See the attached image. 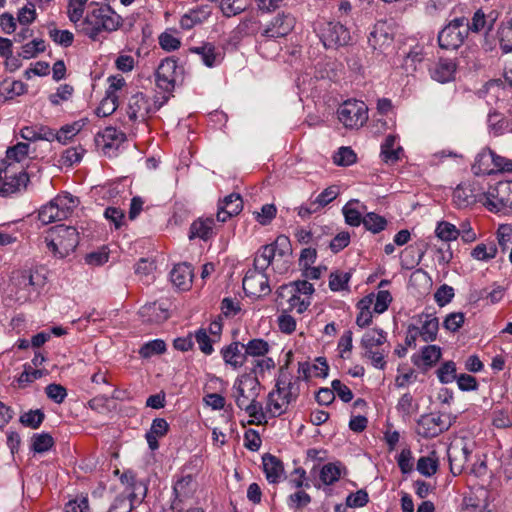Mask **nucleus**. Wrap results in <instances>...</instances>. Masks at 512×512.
I'll use <instances>...</instances> for the list:
<instances>
[{
  "label": "nucleus",
  "instance_id": "nucleus-36",
  "mask_svg": "<svg viewBox=\"0 0 512 512\" xmlns=\"http://www.w3.org/2000/svg\"><path fill=\"white\" fill-rule=\"evenodd\" d=\"M395 140V136L388 135L381 145V156L386 163H394L399 160V154L402 152V148H395Z\"/></svg>",
  "mask_w": 512,
  "mask_h": 512
},
{
  "label": "nucleus",
  "instance_id": "nucleus-24",
  "mask_svg": "<svg viewBox=\"0 0 512 512\" xmlns=\"http://www.w3.org/2000/svg\"><path fill=\"white\" fill-rule=\"evenodd\" d=\"M221 355L225 364L230 365L234 369L241 367L246 361V353L244 344L240 342H232L221 349Z\"/></svg>",
  "mask_w": 512,
  "mask_h": 512
},
{
  "label": "nucleus",
  "instance_id": "nucleus-5",
  "mask_svg": "<svg viewBox=\"0 0 512 512\" xmlns=\"http://www.w3.org/2000/svg\"><path fill=\"white\" fill-rule=\"evenodd\" d=\"M387 341V333L382 329H370L366 331L361 339L363 348V357L369 359L371 364L378 369L383 370L386 366L385 356L388 350L383 348Z\"/></svg>",
  "mask_w": 512,
  "mask_h": 512
},
{
  "label": "nucleus",
  "instance_id": "nucleus-14",
  "mask_svg": "<svg viewBox=\"0 0 512 512\" xmlns=\"http://www.w3.org/2000/svg\"><path fill=\"white\" fill-rule=\"evenodd\" d=\"M242 285L245 293L252 297L265 296L271 292L265 270L257 269L255 266L246 272Z\"/></svg>",
  "mask_w": 512,
  "mask_h": 512
},
{
  "label": "nucleus",
  "instance_id": "nucleus-18",
  "mask_svg": "<svg viewBox=\"0 0 512 512\" xmlns=\"http://www.w3.org/2000/svg\"><path fill=\"white\" fill-rule=\"evenodd\" d=\"M393 42V29L386 21H378L368 36V43L373 50L383 51Z\"/></svg>",
  "mask_w": 512,
  "mask_h": 512
},
{
  "label": "nucleus",
  "instance_id": "nucleus-39",
  "mask_svg": "<svg viewBox=\"0 0 512 512\" xmlns=\"http://www.w3.org/2000/svg\"><path fill=\"white\" fill-rule=\"evenodd\" d=\"M53 200L55 201V205L59 206L60 212L64 214L65 219L79 204L78 198L69 193L59 194Z\"/></svg>",
  "mask_w": 512,
  "mask_h": 512
},
{
  "label": "nucleus",
  "instance_id": "nucleus-20",
  "mask_svg": "<svg viewBox=\"0 0 512 512\" xmlns=\"http://www.w3.org/2000/svg\"><path fill=\"white\" fill-rule=\"evenodd\" d=\"M273 393H277L281 400L288 407L289 404L295 402L299 396V383L298 380H292L287 375H281L276 382Z\"/></svg>",
  "mask_w": 512,
  "mask_h": 512
},
{
  "label": "nucleus",
  "instance_id": "nucleus-11",
  "mask_svg": "<svg viewBox=\"0 0 512 512\" xmlns=\"http://www.w3.org/2000/svg\"><path fill=\"white\" fill-rule=\"evenodd\" d=\"M474 444L464 438L451 442L447 449L450 471L454 475L461 474L468 468V462L473 451Z\"/></svg>",
  "mask_w": 512,
  "mask_h": 512
},
{
  "label": "nucleus",
  "instance_id": "nucleus-37",
  "mask_svg": "<svg viewBox=\"0 0 512 512\" xmlns=\"http://www.w3.org/2000/svg\"><path fill=\"white\" fill-rule=\"evenodd\" d=\"M38 218L43 224H49L51 222L65 219L64 214L60 212L59 206L55 205L54 200H51L47 205L40 209Z\"/></svg>",
  "mask_w": 512,
  "mask_h": 512
},
{
  "label": "nucleus",
  "instance_id": "nucleus-10",
  "mask_svg": "<svg viewBox=\"0 0 512 512\" xmlns=\"http://www.w3.org/2000/svg\"><path fill=\"white\" fill-rule=\"evenodd\" d=\"M348 24L340 21H326L319 28V37L326 48H338L351 40Z\"/></svg>",
  "mask_w": 512,
  "mask_h": 512
},
{
  "label": "nucleus",
  "instance_id": "nucleus-30",
  "mask_svg": "<svg viewBox=\"0 0 512 512\" xmlns=\"http://www.w3.org/2000/svg\"><path fill=\"white\" fill-rule=\"evenodd\" d=\"M139 314L143 318V321L149 323H159L169 317L167 309L156 302L142 306L139 310Z\"/></svg>",
  "mask_w": 512,
  "mask_h": 512
},
{
  "label": "nucleus",
  "instance_id": "nucleus-15",
  "mask_svg": "<svg viewBox=\"0 0 512 512\" xmlns=\"http://www.w3.org/2000/svg\"><path fill=\"white\" fill-rule=\"evenodd\" d=\"M177 61L173 58H165L160 62L155 73L157 87L169 97L175 89L177 79Z\"/></svg>",
  "mask_w": 512,
  "mask_h": 512
},
{
  "label": "nucleus",
  "instance_id": "nucleus-45",
  "mask_svg": "<svg viewBox=\"0 0 512 512\" xmlns=\"http://www.w3.org/2000/svg\"><path fill=\"white\" fill-rule=\"evenodd\" d=\"M54 445V439L49 433L34 434L31 449L36 453H44Z\"/></svg>",
  "mask_w": 512,
  "mask_h": 512
},
{
  "label": "nucleus",
  "instance_id": "nucleus-57",
  "mask_svg": "<svg viewBox=\"0 0 512 512\" xmlns=\"http://www.w3.org/2000/svg\"><path fill=\"white\" fill-rule=\"evenodd\" d=\"M45 418L44 413L40 409L30 410L20 416V422L27 427L37 429Z\"/></svg>",
  "mask_w": 512,
  "mask_h": 512
},
{
  "label": "nucleus",
  "instance_id": "nucleus-49",
  "mask_svg": "<svg viewBox=\"0 0 512 512\" xmlns=\"http://www.w3.org/2000/svg\"><path fill=\"white\" fill-rule=\"evenodd\" d=\"M193 478L191 476H186L178 480L174 487L173 491L175 494V499L178 502H182L183 498H186L192 492Z\"/></svg>",
  "mask_w": 512,
  "mask_h": 512
},
{
  "label": "nucleus",
  "instance_id": "nucleus-40",
  "mask_svg": "<svg viewBox=\"0 0 512 512\" xmlns=\"http://www.w3.org/2000/svg\"><path fill=\"white\" fill-rule=\"evenodd\" d=\"M190 51L200 55L203 63L207 67H213L217 62L218 54L216 53L215 46L211 43H205L200 47H193Z\"/></svg>",
  "mask_w": 512,
  "mask_h": 512
},
{
  "label": "nucleus",
  "instance_id": "nucleus-32",
  "mask_svg": "<svg viewBox=\"0 0 512 512\" xmlns=\"http://www.w3.org/2000/svg\"><path fill=\"white\" fill-rule=\"evenodd\" d=\"M374 302V294L371 293L364 298H362L357 303V308L359 309V313L356 318V324L360 328L367 327L372 321V313L370 308Z\"/></svg>",
  "mask_w": 512,
  "mask_h": 512
},
{
  "label": "nucleus",
  "instance_id": "nucleus-9",
  "mask_svg": "<svg viewBox=\"0 0 512 512\" xmlns=\"http://www.w3.org/2000/svg\"><path fill=\"white\" fill-rule=\"evenodd\" d=\"M168 100L169 96H162L161 101H152L145 94L138 92L129 98L127 115L133 122L145 121L150 114L158 111Z\"/></svg>",
  "mask_w": 512,
  "mask_h": 512
},
{
  "label": "nucleus",
  "instance_id": "nucleus-55",
  "mask_svg": "<svg viewBox=\"0 0 512 512\" xmlns=\"http://www.w3.org/2000/svg\"><path fill=\"white\" fill-rule=\"evenodd\" d=\"M82 129V125L79 122L65 125L56 132V140L61 144H67L74 136H76Z\"/></svg>",
  "mask_w": 512,
  "mask_h": 512
},
{
  "label": "nucleus",
  "instance_id": "nucleus-29",
  "mask_svg": "<svg viewBox=\"0 0 512 512\" xmlns=\"http://www.w3.org/2000/svg\"><path fill=\"white\" fill-rule=\"evenodd\" d=\"M263 469L269 483H278L284 473L282 462L274 455L265 454L262 458Z\"/></svg>",
  "mask_w": 512,
  "mask_h": 512
},
{
  "label": "nucleus",
  "instance_id": "nucleus-60",
  "mask_svg": "<svg viewBox=\"0 0 512 512\" xmlns=\"http://www.w3.org/2000/svg\"><path fill=\"white\" fill-rule=\"evenodd\" d=\"M439 381L443 384L451 383L456 380V365L453 361H447L441 365L437 371Z\"/></svg>",
  "mask_w": 512,
  "mask_h": 512
},
{
  "label": "nucleus",
  "instance_id": "nucleus-7",
  "mask_svg": "<svg viewBox=\"0 0 512 512\" xmlns=\"http://www.w3.org/2000/svg\"><path fill=\"white\" fill-rule=\"evenodd\" d=\"M338 120L347 129H358L368 120V107L360 100L349 99L337 109Z\"/></svg>",
  "mask_w": 512,
  "mask_h": 512
},
{
  "label": "nucleus",
  "instance_id": "nucleus-6",
  "mask_svg": "<svg viewBox=\"0 0 512 512\" xmlns=\"http://www.w3.org/2000/svg\"><path fill=\"white\" fill-rule=\"evenodd\" d=\"M490 212L498 213L512 209V180L499 181L481 194L479 199Z\"/></svg>",
  "mask_w": 512,
  "mask_h": 512
},
{
  "label": "nucleus",
  "instance_id": "nucleus-64",
  "mask_svg": "<svg viewBox=\"0 0 512 512\" xmlns=\"http://www.w3.org/2000/svg\"><path fill=\"white\" fill-rule=\"evenodd\" d=\"M500 47L504 53L512 52V19L500 32Z\"/></svg>",
  "mask_w": 512,
  "mask_h": 512
},
{
  "label": "nucleus",
  "instance_id": "nucleus-4",
  "mask_svg": "<svg viewBox=\"0 0 512 512\" xmlns=\"http://www.w3.org/2000/svg\"><path fill=\"white\" fill-rule=\"evenodd\" d=\"M439 321L432 314H419L412 318L407 327L405 344L408 347H416V341L421 338L424 342H432L437 338Z\"/></svg>",
  "mask_w": 512,
  "mask_h": 512
},
{
  "label": "nucleus",
  "instance_id": "nucleus-23",
  "mask_svg": "<svg viewBox=\"0 0 512 512\" xmlns=\"http://www.w3.org/2000/svg\"><path fill=\"white\" fill-rule=\"evenodd\" d=\"M17 285L28 293L36 292L45 284V277L37 270L25 269L18 273Z\"/></svg>",
  "mask_w": 512,
  "mask_h": 512
},
{
  "label": "nucleus",
  "instance_id": "nucleus-8",
  "mask_svg": "<svg viewBox=\"0 0 512 512\" xmlns=\"http://www.w3.org/2000/svg\"><path fill=\"white\" fill-rule=\"evenodd\" d=\"M470 31L469 21L465 17L455 18L438 34V42L443 49H457L467 38Z\"/></svg>",
  "mask_w": 512,
  "mask_h": 512
},
{
  "label": "nucleus",
  "instance_id": "nucleus-2",
  "mask_svg": "<svg viewBox=\"0 0 512 512\" xmlns=\"http://www.w3.org/2000/svg\"><path fill=\"white\" fill-rule=\"evenodd\" d=\"M48 250L62 259L73 252L79 244V233L75 227L57 225L52 227L45 237Z\"/></svg>",
  "mask_w": 512,
  "mask_h": 512
},
{
  "label": "nucleus",
  "instance_id": "nucleus-54",
  "mask_svg": "<svg viewBox=\"0 0 512 512\" xmlns=\"http://www.w3.org/2000/svg\"><path fill=\"white\" fill-rule=\"evenodd\" d=\"M118 107V96L116 94H107L100 102L97 108V115L106 117L111 115Z\"/></svg>",
  "mask_w": 512,
  "mask_h": 512
},
{
  "label": "nucleus",
  "instance_id": "nucleus-48",
  "mask_svg": "<svg viewBox=\"0 0 512 512\" xmlns=\"http://www.w3.org/2000/svg\"><path fill=\"white\" fill-rule=\"evenodd\" d=\"M194 336L201 352H203L205 355H211L214 351L213 344L216 341L209 336L207 330L201 328L195 332Z\"/></svg>",
  "mask_w": 512,
  "mask_h": 512
},
{
  "label": "nucleus",
  "instance_id": "nucleus-56",
  "mask_svg": "<svg viewBox=\"0 0 512 512\" xmlns=\"http://www.w3.org/2000/svg\"><path fill=\"white\" fill-rule=\"evenodd\" d=\"M220 9L224 16L232 17L242 13L246 9L243 0H221Z\"/></svg>",
  "mask_w": 512,
  "mask_h": 512
},
{
  "label": "nucleus",
  "instance_id": "nucleus-33",
  "mask_svg": "<svg viewBox=\"0 0 512 512\" xmlns=\"http://www.w3.org/2000/svg\"><path fill=\"white\" fill-rule=\"evenodd\" d=\"M89 0H69L67 5V16L74 24L76 31L80 32V26L84 21L85 6Z\"/></svg>",
  "mask_w": 512,
  "mask_h": 512
},
{
  "label": "nucleus",
  "instance_id": "nucleus-19",
  "mask_svg": "<svg viewBox=\"0 0 512 512\" xmlns=\"http://www.w3.org/2000/svg\"><path fill=\"white\" fill-rule=\"evenodd\" d=\"M488 499L489 491L479 487L464 497L460 512H490L487 511Z\"/></svg>",
  "mask_w": 512,
  "mask_h": 512
},
{
  "label": "nucleus",
  "instance_id": "nucleus-27",
  "mask_svg": "<svg viewBox=\"0 0 512 512\" xmlns=\"http://www.w3.org/2000/svg\"><path fill=\"white\" fill-rule=\"evenodd\" d=\"M494 152L490 149H482L475 157L472 171L475 175L494 174Z\"/></svg>",
  "mask_w": 512,
  "mask_h": 512
},
{
  "label": "nucleus",
  "instance_id": "nucleus-53",
  "mask_svg": "<svg viewBox=\"0 0 512 512\" xmlns=\"http://www.w3.org/2000/svg\"><path fill=\"white\" fill-rule=\"evenodd\" d=\"M146 491V487L141 482H133L131 487H128L127 490L121 494L122 496H127L131 503H133V507H135L143 501L146 496Z\"/></svg>",
  "mask_w": 512,
  "mask_h": 512
},
{
  "label": "nucleus",
  "instance_id": "nucleus-35",
  "mask_svg": "<svg viewBox=\"0 0 512 512\" xmlns=\"http://www.w3.org/2000/svg\"><path fill=\"white\" fill-rule=\"evenodd\" d=\"M351 272H344L336 270L330 273L329 288L334 292L349 291V281L351 279Z\"/></svg>",
  "mask_w": 512,
  "mask_h": 512
},
{
  "label": "nucleus",
  "instance_id": "nucleus-31",
  "mask_svg": "<svg viewBox=\"0 0 512 512\" xmlns=\"http://www.w3.org/2000/svg\"><path fill=\"white\" fill-rule=\"evenodd\" d=\"M125 140V134L114 127H106L102 132L96 135V142L103 145V148L110 149L115 143H121Z\"/></svg>",
  "mask_w": 512,
  "mask_h": 512
},
{
  "label": "nucleus",
  "instance_id": "nucleus-1",
  "mask_svg": "<svg viewBox=\"0 0 512 512\" xmlns=\"http://www.w3.org/2000/svg\"><path fill=\"white\" fill-rule=\"evenodd\" d=\"M123 25V18L111 6L91 2L84 17L79 24L80 34L87 36L92 41H99L103 33H112Z\"/></svg>",
  "mask_w": 512,
  "mask_h": 512
},
{
  "label": "nucleus",
  "instance_id": "nucleus-22",
  "mask_svg": "<svg viewBox=\"0 0 512 512\" xmlns=\"http://www.w3.org/2000/svg\"><path fill=\"white\" fill-rule=\"evenodd\" d=\"M243 209L240 194L232 193L226 196L218 206L217 221L226 222L232 216L238 215Z\"/></svg>",
  "mask_w": 512,
  "mask_h": 512
},
{
  "label": "nucleus",
  "instance_id": "nucleus-61",
  "mask_svg": "<svg viewBox=\"0 0 512 512\" xmlns=\"http://www.w3.org/2000/svg\"><path fill=\"white\" fill-rule=\"evenodd\" d=\"M392 302V296L389 291L387 290H380L375 295L374 294V302L372 305H374L373 310L375 313L381 314L384 313L390 303Z\"/></svg>",
  "mask_w": 512,
  "mask_h": 512
},
{
  "label": "nucleus",
  "instance_id": "nucleus-28",
  "mask_svg": "<svg viewBox=\"0 0 512 512\" xmlns=\"http://www.w3.org/2000/svg\"><path fill=\"white\" fill-rule=\"evenodd\" d=\"M481 198V194L476 195L470 184H460L453 191V202L458 208H466Z\"/></svg>",
  "mask_w": 512,
  "mask_h": 512
},
{
  "label": "nucleus",
  "instance_id": "nucleus-25",
  "mask_svg": "<svg viewBox=\"0 0 512 512\" xmlns=\"http://www.w3.org/2000/svg\"><path fill=\"white\" fill-rule=\"evenodd\" d=\"M215 228V220L212 217H200L197 220H195L191 226L189 231V238H200L204 241H207L208 239L212 238L215 234L214 232Z\"/></svg>",
  "mask_w": 512,
  "mask_h": 512
},
{
  "label": "nucleus",
  "instance_id": "nucleus-62",
  "mask_svg": "<svg viewBox=\"0 0 512 512\" xmlns=\"http://www.w3.org/2000/svg\"><path fill=\"white\" fill-rule=\"evenodd\" d=\"M74 92L73 86L69 84L60 85L57 91L49 96V101L52 105L57 106L62 101H68Z\"/></svg>",
  "mask_w": 512,
  "mask_h": 512
},
{
  "label": "nucleus",
  "instance_id": "nucleus-46",
  "mask_svg": "<svg viewBox=\"0 0 512 512\" xmlns=\"http://www.w3.org/2000/svg\"><path fill=\"white\" fill-rule=\"evenodd\" d=\"M435 233L438 238L446 242L456 240L459 237L457 227L446 221L438 223Z\"/></svg>",
  "mask_w": 512,
  "mask_h": 512
},
{
  "label": "nucleus",
  "instance_id": "nucleus-51",
  "mask_svg": "<svg viewBox=\"0 0 512 512\" xmlns=\"http://www.w3.org/2000/svg\"><path fill=\"white\" fill-rule=\"evenodd\" d=\"M363 225L367 230L379 233L385 229L387 221L384 217L371 212L363 217Z\"/></svg>",
  "mask_w": 512,
  "mask_h": 512
},
{
  "label": "nucleus",
  "instance_id": "nucleus-17",
  "mask_svg": "<svg viewBox=\"0 0 512 512\" xmlns=\"http://www.w3.org/2000/svg\"><path fill=\"white\" fill-rule=\"evenodd\" d=\"M295 25V18L289 13H279L263 30L261 36L267 39L280 38L288 35Z\"/></svg>",
  "mask_w": 512,
  "mask_h": 512
},
{
  "label": "nucleus",
  "instance_id": "nucleus-21",
  "mask_svg": "<svg viewBox=\"0 0 512 512\" xmlns=\"http://www.w3.org/2000/svg\"><path fill=\"white\" fill-rule=\"evenodd\" d=\"M457 63L453 59L440 58L431 68V78L439 83H448L455 79Z\"/></svg>",
  "mask_w": 512,
  "mask_h": 512
},
{
  "label": "nucleus",
  "instance_id": "nucleus-42",
  "mask_svg": "<svg viewBox=\"0 0 512 512\" xmlns=\"http://www.w3.org/2000/svg\"><path fill=\"white\" fill-rule=\"evenodd\" d=\"M497 247L494 242L480 243L475 246L471 256L479 261H488L496 257Z\"/></svg>",
  "mask_w": 512,
  "mask_h": 512
},
{
  "label": "nucleus",
  "instance_id": "nucleus-34",
  "mask_svg": "<svg viewBox=\"0 0 512 512\" xmlns=\"http://www.w3.org/2000/svg\"><path fill=\"white\" fill-rule=\"evenodd\" d=\"M0 89L4 91V93L0 92V102H4L15 96L23 95L27 91V85L20 80L4 81Z\"/></svg>",
  "mask_w": 512,
  "mask_h": 512
},
{
  "label": "nucleus",
  "instance_id": "nucleus-16",
  "mask_svg": "<svg viewBox=\"0 0 512 512\" xmlns=\"http://www.w3.org/2000/svg\"><path fill=\"white\" fill-rule=\"evenodd\" d=\"M295 292L296 290L293 288V286L282 285L279 287L277 291L279 305L285 307V311H296L297 313L301 314L307 310L311 304V301L303 299V297L297 295Z\"/></svg>",
  "mask_w": 512,
  "mask_h": 512
},
{
  "label": "nucleus",
  "instance_id": "nucleus-47",
  "mask_svg": "<svg viewBox=\"0 0 512 512\" xmlns=\"http://www.w3.org/2000/svg\"><path fill=\"white\" fill-rule=\"evenodd\" d=\"M246 356L261 357L268 353L269 344L263 339H252L244 345Z\"/></svg>",
  "mask_w": 512,
  "mask_h": 512
},
{
  "label": "nucleus",
  "instance_id": "nucleus-59",
  "mask_svg": "<svg viewBox=\"0 0 512 512\" xmlns=\"http://www.w3.org/2000/svg\"><path fill=\"white\" fill-rule=\"evenodd\" d=\"M497 240L502 251H507L512 247V225H500L497 229Z\"/></svg>",
  "mask_w": 512,
  "mask_h": 512
},
{
  "label": "nucleus",
  "instance_id": "nucleus-52",
  "mask_svg": "<svg viewBox=\"0 0 512 512\" xmlns=\"http://www.w3.org/2000/svg\"><path fill=\"white\" fill-rule=\"evenodd\" d=\"M45 51V42L42 39H34L22 46L19 56L24 59L36 57L39 53Z\"/></svg>",
  "mask_w": 512,
  "mask_h": 512
},
{
  "label": "nucleus",
  "instance_id": "nucleus-38",
  "mask_svg": "<svg viewBox=\"0 0 512 512\" xmlns=\"http://www.w3.org/2000/svg\"><path fill=\"white\" fill-rule=\"evenodd\" d=\"M342 473V465L340 463L325 464L320 471V480L325 485H332L337 482Z\"/></svg>",
  "mask_w": 512,
  "mask_h": 512
},
{
  "label": "nucleus",
  "instance_id": "nucleus-44",
  "mask_svg": "<svg viewBox=\"0 0 512 512\" xmlns=\"http://www.w3.org/2000/svg\"><path fill=\"white\" fill-rule=\"evenodd\" d=\"M241 409L245 410L250 417H253L256 420V424L259 425L267 423L268 413H266V408L263 409L262 404L258 402L257 399L251 400Z\"/></svg>",
  "mask_w": 512,
  "mask_h": 512
},
{
  "label": "nucleus",
  "instance_id": "nucleus-3",
  "mask_svg": "<svg viewBox=\"0 0 512 512\" xmlns=\"http://www.w3.org/2000/svg\"><path fill=\"white\" fill-rule=\"evenodd\" d=\"M291 253L289 239L286 236H278L276 240L262 246L254 258V266L257 269L266 270L270 265L280 273L286 271L287 266H278L277 263L288 257Z\"/></svg>",
  "mask_w": 512,
  "mask_h": 512
},
{
  "label": "nucleus",
  "instance_id": "nucleus-26",
  "mask_svg": "<svg viewBox=\"0 0 512 512\" xmlns=\"http://www.w3.org/2000/svg\"><path fill=\"white\" fill-rule=\"evenodd\" d=\"M171 282L181 290H187L191 286L193 279V270L191 265L180 263L174 266L170 272Z\"/></svg>",
  "mask_w": 512,
  "mask_h": 512
},
{
  "label": "nucleus",
  "instance_id": "nucleus-43",
  "mask_svg": "<svg viewBox=\"0 0 512 512\" xmlns=\"http://www.w3.org/2000/svg\"><path fill=\"white\" fill-rule=\"evenodd\" d=\"M287 406L281 400L280 396L277 393H273L272 391L268 394L267 403H266V413L271 418L278 417L286 412Z\"/></svg>",
  "mask_w": 512,
  "mask_h": 512
},
{
  "label": "nucleus",
  "instance_id": "nucleus-12",
  "mask_svg": "<svg viewBox=\"0 0 512 512\" xmlns=\"http://www.w3.org/2000/svg\"><path fill=\"white\" fill-rule=\"evenodd\" d=\"M451 426L449 416L430 413L422 415L417 421L416 433L423 438H434Z\"/></svg>",
  "mask_w": 512,
  "mask_h": 512
},
{
  "label": "nucleus",
  "instance_id": "nucleus-63",
  "mask_svg": "<svg viewBox=\"0 0 512 512\" xmlns=\"http://www.w3.org/2000/svg\"><path fill=\"white\" fill-rule=\"evenodd\" d=\"M334 163L340 166H349L356 161V154L350 147H341L333 157Z\"/></svg>",
  "mask_w": 512,
  "mask_h": 512
},
{
  "label": "nucleus",
  "instance_id": "nucleus-13",
  "mask_svg": "<svg viewBox=\"0 0 512 512\" xmlns=\"http://www.w3.org/2000/svg\"><path fill=\"white\" fill-rule=\"evenodd\" d=\"M260 382L257 376L245 374L239 377L233 385V397L239 408L245 407L251 400L257 399Z\"/></svg>",
  "mask_w": 512,
  "mask_h": 512
},
{
  "label": "nucleus",
  "instance_id": "nucleus-58",
  "mask_svg": "<svg viewBox=\"0 0 512 512\" xmlns=\"http://www.w3.org/2000/svg\"><path fill=\"white\" fill-rule=\"evenodd\" d=\"M84 152L81 146L68 148L62 153L60 161L65 166H73L81 161Z\"/></svg>",
  "mask_w": 512,
  "mask_h": 512
},
{
  "label": "nucleus",
  "instance_id": "nucleus-41",
  "mask_svg": "<svg viewBox=\"0 0 512 512\" xmlns=\"http://www.w3.org/2000/svg\"><path fill=\"white\" fill-rule=\"evenodd\" d=\"M438 458L435 452L429 456L420 457L417 462V470L420 474L430 477L437 472Z\"/></svg>",
  "mask_w": 512,
  "mask_h": 512
},
{
  "label": "nucleus",
  "instance_id": "nucleus-50",
  "mask_svg": "<svg viewBox=\"0 0 512 512\" xmlns=\"http://www.w3.org/2000/svg\"><path fill=\"white\" fill-rule=\"evenodd\" d=\"M166 351V344L161 339H155L144 344L140 350L139 354L143 358H150L153 355H159Z\"/></svg>",
  "mask_w": 512,
  "mask_h": 512
}]
</instances>
